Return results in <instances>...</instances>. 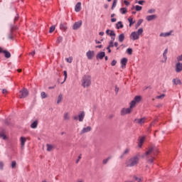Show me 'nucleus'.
<instances>
[{
  "label": "nucleus",
  "mask_w": 182,
  "mask_h": 182,
  "mask_svg": "<svg viewBox=\"0 0 182 182\" xmlns=\"http://www.w3.org/2000/svg\"><path fill=\"white\" fill-rule=\"evenodd\" d=\"M159 149L156 146H149L143 157H146L147 161L153 163L154 161V156H157Z\"/></svg>",
  "instance_id": "obj_1"
},
{
  "label": "nucleus",
  "mask_w": 182,
  "mask_h": 182,
  "mask_svg": "<svg viewBox=\"0 0 182 182\" xmlns=\"http://www.w3.org/2000/svg\"><path fill=\"white\" fill-rule=\"evenodd\" d=\"M81 85L82 87H90L92 85V76L89 75H83L81 80Z\"/></svg>",
  "instance_id": "obj_2"
},
{
  "label": "nucleus",
  "mask_w": 182,
  "mask_h": 182,
  "mask_svg": "<svg viewBox=\"0 0 182 182\" xmlns=\"http://www.w3.org/2000/svg\"><path fill=\"white\" fill-rule=\"evenodd\" d=\"M139 155H136L131 158L129 160L127 161V167H134V166H137V164H139Z\"/></svg>",
  "instance_id": "obj_3"
},
{
  "label": "nucleus",
  "mask_w": 182,
  "mask_h": 182,
  "mask_svg": "<svg viewBox=\"0 0 182 182\" xmlns=\"http://www.w3.org/2000/svg\"><path fill=\"white\" fill-rule=\"evenodd\" d=\"M19 95L18 97L20 99H24L29 95V92H28V90L26 88H23L21 90L19 91Z\"/></svg>",
  "instance_id": "obj_4"
},
{
  "label": "nucleus",
  "mask_w": 182,
  "mask_h": 182,
  "mask_svg": "<svg viewBox=\"0 0 182 182\" xmlns=\"http://www.w3.org/2000/svg\"><path fill=\"white\" fill-rule=\"evenodd\" d=\"M132 105L130 104V106L129 108H122L121 110V116H126V114H129V113H132Z\"/></svg>",
  "instance_id": "obj_5"
},
{
  "label": "nucleus",
  "mask_w": 182,
  "mask_h": 182,
  "mask_svg": "<svg viewBox=\"0 0 182 182\" xmlns=\"http://www.w3.org/2000/svg\"><path fill=\"white\" fill-rule=\"evenodd\" d=\"M141 100V96H136V97L134 98V100H132V101L130 102L131 107H135L136 103H139V102H140Z\"/></svg>",
  "instance_id": "obj_6"
},
{
  "label": "nucleus",
  "mask_w": 182,
  "mask_h": 182,
  "mask_svg": "<svg viewBox=\"0 0 182 182\" xmlns=\"http://www.w3.org/2000/svg\"><path fill=\"white\" fill-rule=\"evenodd\" d=\"M146 117L135 119L134 123H135L136 124H140L141 126L142 124H144V123H146Z\"/></svg>",
  "instance_id": "obj_7"
},
{
  "label": "nucleus",
  "mask_w": 182,
  "mask_h": 182,
  "mask_svg": "<svg viewBox=\"0 0 182 182\" xmlns=\"http://www.w3.org/2000/svg\"><path fill=\"white\" fill-rule=\"evenodd\" d=\"M86 56L89 60H92L93 58H95V51L93 50H88L86 53Z\"/></svg>",
  "instance_id": "obj_8"
},
{
  "label": "nucleus",
  "mask_w": 182,
  "mask_h": 182,
  "mask_svg": "<svg viewBox=\"0 0 182 182\" xmlns=\"http://www.w3.org/2000/svg\"><path fill=\"white\" fill-rule=\"evenodd\" d=\"M130 38L132 41H137V39L140 38V36L138 33H136V31H134L131 33Z\"/></svg>",
  "instance_id": "obj_9"
},
{
  "label": "nucleus",
  "mask_w": 182,
  "mask_h": 182,
  "mask_svg": "<svg viewBox=\"0 0 182 182\" xmlns=\"http://www.w3.org/2000/svg\"><path fill=\"white\" fill-rule=\"evenodd\" d=\"M81 26H82V21H79L74 23L73 26V29H74V31H76L79 29V28H80Z\"/></svg>",
  "instance_id": "obj_10"
},
{
  "label": "nucleus",
  "mask_w": 182,
  "mask_h": 182,
  "mask_svg": "<svg viewBox=\"0 0 182 182\" xmlns=\"http://www.w3.org/2000/svg\"><path fill=\"white\" fill-rule=\"evenodd\" d=\"M92 131V127H84L81 132H80V134H85V133H89V132Z\"/></svg>",
  "instance_id": "obj_11"
},
{
  "label": "nucleus",
  "mask_w": 182,
  "mask_h": 182,
  "mask_svg": "<svg viewBox=\"0 0 182 182\" xmlns=\"http://www.w3.org/2000/svg\"><path fill=\"white\" fill-rule=\"evenodd\" d=\"M146 21L150 22V21H154V19H157V16L156 14L147 16L146 17Z\"/></svg>",
  "instance_id": "obj_12"
},
{
  "label": "nucleus",
  "mask_w": 182,
  "mask_h": 182,
  "mask_svg": "<svg viewBox=\"0 0 182 182\" xmlns=\"http://www.w3.org/2000/svg\"><path fill=\"white\" fill-rule=\"evenodd\" d=\"M182 70V63H177L176 65V72L178 73L181 72Z\"/></svg>",
  "instance_id": "obj_13"
},
{
  "label": "nucleus",
  "mask_w": 182,
  "mask_h": 182,
  "mask_svg": "<svg viewBox=\"0 0 182 182\" xmlns=\"http://www.w3.org/2000/svg\"><path fill=\"white\" fill-rule=\"evenodd\" d=\"M144 140H146V136H141L139 138V141L138 143V147L141 149V147L143 146V143H144Z\"/></svg>",
  "instance_id": "obj_14"
},
{
  "label": "nucleus",
  "mask_w": 182,
  "mask_h": 182,
  "mask_svg": "<svg viewBox=\"0 0 182 182\" xmlns=\"http://www.w3.org/2000/svg\"><path fill=\"white\" fill-rule=\"evenodd\" d=\"M15 30H16V27L12 26L11 28V31L8 36L9 39H11V40L14 39V35H12V32H14V31H15Z\"/></svg>",
  "instance_id": "obj_15"
},
{
  "label": "nucleus",
  "mask_w": 182,
  "mask_h": 182,
  "mask_svg": "<svg viewBox=\"0 0 182 182\" xmlns=\"http://www.w3.org/2000/svg\"><path fill=\"white\" fill-rule=\"evenodd\" d=\"M173 33L172 31L168 32V33H161L159 36L161 38H167V36H170V35H171V33Z\"/></svg>",
  "instance_id": "obj_16"
},
{
  "label": "nucleus",
  "mask_w": 182,
  "mask_h": 182,
  "mask_svg": "<svg viewBox=\"0 0 182 182\" xmlns=\"http://www.w3.org/2000/svg\"><path fill=\"white\" fill-rule=\"evenodd\" d=\"M80 9H82V4L78 2L75 7V12H80Z\"/></svg>",
  "instance_id": "obj_17"
},
{
  "label": "nucleus",
  "mask_w": 182,
  "mask_h": 182,
  "mask_svg": "<svg viewBox=\"0 0 182 182\" xmlns=\"http://www.w3.org/2000/svg\"><path fill=\"white\" fill-rule=\"evenodd\" d=\"M121 64L122 69H124L126 68V65H127V58H124L121 60Z\"/></svg>",
  "instance_id": "obj_18"
},
{
  "label": "nucleus",
  "mask_w": 182,
  "mask_h": 182,
  "mask_svg": "<svg viewBox=\"0 0 182 182\" xmlns=\"http://www.w3.org/2000/svg\"><path fill=\"white\" fill-rule=\"evenodd\" d=\"M20 142L21 147H25V143H26V138H25V136H21L20 138Z\"/></svg>",
  "instance_id": "obj_19"
},
{
  "label": "nucleus",
  "mask_w": 182,
  "mask_h": 182,
  "mask_svg": "<svg viewBox=\"0 0 182 182\" xmlns=\"http://www.w3.org/2000/svg\"><path fill=\"white\" fill-rule=\"evenodd\" d=\"M85 119V112H82L79 115H78V120L79 122H83V119Z\"/></svg>",
  "instance_id": "obj_20"
},
{
  "label": "nucleus",
  "mask_w": 182,
  "mask_h": 182,
  "mask_svg": "<svg viewBox=\"0 0 182 182\" xmlns=\"http://www.w3.org/2000/svg\"><path fill=\"white\" fill-rule=\"evenodd\" d=\"M107 35H109V36H116V33L112 30H107L106 31Z\"/></svg>",
  "instance_id": "obj_21"
},
{
  "label": "nucleus",
  "mask_w": 182,
  "mask_h": 182,
  "mask_svg": "<svg viewBox=\"0 0 182 182\" xmlns=\"http://www.w3.org/2000/svg\"><path fill=\"white\" fill-rule=\"evenodd\" d=\"M46 147H47V151H52V150L55 149V146L53 145L49 144H46Z\"/></svg>",
  "instance_id": "obj_22"
},
{
  "label": "nucleus",
  "mask_w": 182,
  "mask_h": 182,
  "mask_svg": "<svg viewBox=\"0 0 182 182\" xmlns=\"http://www.w3.org/2000/svg\"><path fill=\"white\" fill-rule=\"evenodd\" d=\"M129 151H130V149L127 148L124 151L123 154L121 155L120 159H123V157H124V156H126V154H129Z\"/></svg>",
  "instance_id": "obj_23"
},
{
  "label": "nucleus",
  "mask_w": 182,
  "mask_h": 182,
  "mask_svg": "<svg viewBox=\"0 0 182 182\" xmlns=\"http://www.w3.org/2000/svg\"><path fill=\"white\" fill-rule=\"evenodd\" d=\"M105 52L99 53L97 55V59H103V58H105Z\"/></svg>",
  "instance_id": "obj_24"
},
{
  "label": "nucleus",
  "mask_w": 182,
  "mask_h": 182,
  "mask_svg": "<svg viewBox=\"0 0 182 182\" xmlns=\"http://www.w3.org/2000/svg\"><path fill=\"white\" fill-rule=\"evenodd\" d=\"M173 85H181V80H180L178 78H174L172 80Z\"/></svg>",
  "instance_id": "obj_25"
},
{
  "label": "nucleus",
  "mask_w": 182,
  "mask_h": 182,
  "mask_svg": "<svg viewBox=\"0 0 182 182\" xmlns=\"http://www.w3.org/2000/svg\"><path fill=\"white\" fill-rule=\"evenodd\" d=\"M118 41L119 42L122 43L123 41H124V33H122L118 36Z\"/></svg>",
  "instance_id": "obj_26"
},
{
  "label": "nucleus",
  "mask_w": 182,
  "mask_h": 182,
  "mask_svg": "<svg viewBox=\"0 0 182 182\" xmlns=\"http://www.w3.org/2000/svg\"><path fill=\"white\" fill-rule=\"evenodd\" d=\"M3 53H4V56H5V58H7V59L11 58V53H9L8 50H4L3 51Z\"/></svg>",
  "instance_id": "obj_27"
},
{
  "label": "nucleus",
  "mask_w": 182,
  "mask_h": 182,
  "mask_svg": "<svg viewBox=\"0 0 182 182\" xmlns=\"http://www.w3.org/2000/svg\"><path fill=\"white\" fill-rule=\"evenodd\" d=\"M64 120H70V115L68 112H65L63 116Z\"/></svg>",
  "instance_id": "obj_28"
},
{
  "label": "nucleus",
  "mask_w": 182,
  "mask_h": 182,
  "mask_svg": "<svg viewBox=\"0 0 182 182\" xmlns=\"http://www.w3.org/2000/svg\"><path fill=\"white\" fill-rule=\"evenodd\" d=\"M31 129H36L38 127V121L36 120L34 121L31 124Z\"/></svg>",
  "instance_id": "obj_29"
},
{
  "label": "nucleus",
  "mask_w": 182,
  "mask_h": 182,
  "mask_svg": "<svg viewBox=\"0 0 182 182\" xmlns=\"http://www.w3.org/2000/svg\"><path fill=\"white\" fill-rule=\"evenodd\" d=\"M63 99V95H62V94H60L57 99V105H59V103L62 102Z\"/></svg>",
  "instance_id": "obj_30"
},
{
  "label": "nucleus",
  "mask_w": 182,
  "mask_h": 182,
  "mask_svg": "<svg viewBox=\"0 0 182 182\" xmlns=\"http://www.w3.org/2000/svg\"><path fill=\"white\" fill-rule=\"evenodd\" d=\"M117 29H122L123 28V23H122V21H119L117 25Z\"/></svg>",
  "instance_id": "obj_31"
},
{
  "label": "nucleus",
  "mask_w": 182,
  "mask_h": 182,
  "mask_svg": "<svg viewBox=\"0 0 182 182\" xmlns=\"http://www.w3.org/2000/svg\"><path fill=\"white\" fill-rule=\"evenodd\" d=\"M63 73H64L65 77H64L63 82H61V85H63V83H65V82H66V79H68V72H67L66 70H65V71L63 72Z\"/></svg>",
  "instance_id": "obj_32"
},
{
  "label": "nucleus",
  "mask_w": 182,
  "mask_h": 182,
  "mask_svg": "<svg viewBox=\"0 0 182 182\" xmlns=\"http://www.w3.org/2000/svg\"><path fill=\"white\" fill-rule=\"evenodd\" d=\"M119 12H121L122 14V15H124V14L127 13V9H126V8H121L119 9Z\"/></svg>",
  "instance_id": "obj_33"
},
{
  "label": "nucleus",
  "mask_w": 182,
  "mask_h": 182,
  "mask_svg": "<svg viewBox=\"0 0 182 182\" xmlns=\"http://www.w3.org/2000/svg\"><path fill=\"white\" fill-rule=\"evenodd\" d=\"M168 52V49H165L164 52V54H163V56L165 59V60H167V53Z\"/></svg>",
  "instance_id": "obj_34"
},
{
  "label": "nucleus",
  "mask_w": 182,
  "mask_h": 182,
  "mask_svg": "<svg viewBox=\"0 0 182 182\" xmlns=\"http://www.w3.org/2000/svg\"><path fill=\"white\" fill-rule=\"evenodd\" d=\"M66 62H68V63H72L73 60V57H69L65 58Z\"/></svg>",
  "instance_id": "obj_35"
},
{
  "label": "nucleus",
  "mask_w": 182,
  "mask_h": 182,
  "mask_svg": "<svg viewBox=\"0 0 182 182\" xmlns=\"http://www.w3.org/2000/svg\"><path fill=\"white\" fill-rule=\"evenodd\" d=\"M41 95L42 99H46V97H48V95H46V92H42Z\"/></svg>",
  "instance_id": "obj_36"
},
{
  "label": "nucleus",
  "mask_w": 182,
  "mask_h": 182,
  "mask_svg": "<svg viewBox=\"0 0 182 182\" xmlns=\"http://www.w3.org/2000/svg\"><path fill=\"white\" fill-rule=\"evenodd\" d=\"M110 160V157H108L105 159H103L102 161V164H107V163H109V161Z\"/></svg>",
  "instance_id": "obj_37"
},
{
  "label": "nucleus",
  "mask_w": 182,
  "mask_h": 182,
  "mask_svg": "<svg viewBox=\"0 0 182 182\" xmlns=\"http://www.w3.org/2000/svg\"><path fill=\"white\" fill-rule=\"evenodd\" d=\"M55 29H56V27H55V26H52L50 28L49 33H52L53 32L55 31Z\"/></svg>",
  "instance_id": "obj_38"
},
{
  "label": "nucleus",
  "mask_w": 182,
  "mask_h": 182,
  "mask_svg": "<svg viewBox=\"0 0 182 182\" xmlns=\"http://www.w3.org/2000/svg\"><path fill=\"white\" fill-rule=\"evenodd\" d=\"M113 46H114V42H113V41H109V46H108V47L107 48V49H109V48H113Z\"/></svg>",
  "instance_id": "obj_39"
},
{
  "label": "nucleus",
  "mask_w": 182,
  "mask_h": 182,
  "mask_svg": "<svg viewBox=\"0 0 182 182\" xmlns=\"http://www.w3.org/2000/svg\"><path fill=\"white\" fill-rule=\"evenodd\" d=\"M117 5V0H114L112 6V9H114V8H116Z\"/></svg>",
  "instance_id": "obj_40"
},
{
  "label": "nucleus",
  "mask_w": 182,
  "mask_h": 182,
  "mask_svg": "<svg viewBox=\"0 0 182 182\" xmlns=\"http://www.w3.org/2000/svg\"><path fill=\"white\" fill-rule=\"evenodd\" d=\"M128 21L129 22V26H132L133 23H134V21H133V18H129Z\"/></svg>",
  "instance_id": "obj_41"
},
{
  "label": "nucleus",
  "mask_w": 182,
  "mask_h": 182,
  "mask_svg": "<svg viewBox=\"0 0 182 182\" xmlns=\"http://www.w3.org/2000/svg\"><path fill=\"white\" fill-rule=\"evenodd\" d=\"M164 97H166V95L162 94L161 95H158L156 97V99H164Z\"/></svg>",
  "instance_id": "obj_42"
},
{
  "label": "nucleus",
  "mask_w": 182,
  "mask_h": 182,
  "mask_svg": "<svg viewBox=\"0 0 182 182\" xmlns=\"http://www.w3.org/2000/svg\"><path fill=\"white\" fill-rule=\"evenodd\" d=\"M60 28L62 29L63 31H66L68 28L65 24H60Z\"/></svg>",
  "instance_id": "obj_43"
},
{
  "label": "nucleus",
  "mask_w": 182,
  "mask_h": 182,
  "mask_svg": "<svg viewBox=\"0 0 182 182\" xmlns=\"http://www.w3.org/2000/svg\"><path fill=\"white\" fill-rule=\"evenodd\" d=\"M141 23H143V19H139L136 23V28H139Z\"/></svg>",
  "instance_id": "obj_44"
},
{
  "label": "nucleus",
  "mask_w": 182,
  "mask_h": 182,
  "mask_svg": "<svg viewBox=\"0 0 182 182\" xmlns=\"http://www.w3.org/2000/svg\"><path fill=\"white\" fill-rule=\"evenodd\" d=\"M136 33L140 36V35H141V33H143V28H139Z\"/></svg>",
  "instance_id": "obj_45"
},
{
  "label": "nucleus",
  "mask_w": 182,
  "mask_h": 182,
  "mask_svg": "<svg viewBox=\"0 0 182 182\" xmlns=\"http://www.w3.org/2000/svg\"><path fill=\"white\" fill-rule=\"evenodd\" d=\"M127 53L128 55H132V53H133V49H132V48H128V49L127 50Z\"/></svg>",
  "instance_id": "obj_46"
},
{
  "label": "nucleus",
  "mask_w": 182,
  "mask_h": 182,
  "mask_svg": "<svg viewBox=\"0 0 182 182\" xmlns=\"http://www.w3.org/2000/svg\"><path fill=\"white\" fill-rule=\"evenodd\" d=\"M11 167H12V168H15V167H16V161H13L11 162Z\"/></svg>",
  "instance_id": "obj_47"
},
{
  "label": "nucleus",
  "mask_w": 182,
  "mask_h": 182,
  "mask_svg": "<svg viewBox=\"0 0 182 182\" xmlns=\"http://www.w3.org/2000/svg\"><path fill=\"white\" fill-rule=\"evenodd\" d=\"M135 9L136 11H141V9H143V7H141V6H135Z\"/></svg>",
  "instance_id": "obj_48"
},
{
  "label": "nucleus",
  "mask_w": 182,
  "mask_h": 182,
  "mask_svg": "<svg viewBox=\"0 0 182 182\" xmlns=\"http://www.w3.org/2000/svg\"><path fill=\"white\" fill-rule=\"evenodd\" d=\"M62 41H63V38L62 37H58L57 39V43H60V42H62Z\"/></svg>",
  "instance_id": "obj_49"
},
{
  "label": "nucleus",
  "mask_w": 182,
  "mask_h": 182,
  "mask_svg": "<svg viewBox=\"0 0 182 182\" xmlns=\"http://www.w3.org/2000/svg\"><path fill=\"white\" fill-rule=\"evenodd\" d=\"M2 138L3 140H5V139H6V136H5V134L2 132L0 133V138Z\"/></svg>",
  "instance_id": "obj_50"
},
{
  "label": "nucleus",
  "mask_w": 182,
  "mask_h": 182,
  "mask_svg": "<svg viewBox=\"0 0 182 182\" xmlns=\"http://www.w3.org/2000/svg\"><path fill=\"white\" fill-rule=\"evenodd\" d=\"M154 12H156L154 9H151L148 11V14H154Z\"/></svg>",
  "instance_id": "obj_51"
},
{
  "label": "nucleus",
  "mask_w": 182,
  "mask_h": 182,
  "mask_svg": "<svg viewBox=\"0 0 182 182\" xmlns=\"http://www.w3.org/2000/svg\"><path fill=\"white\" fill-rule=\"evenodd\" d=\"M116 63H117V61L116 60H113L111 63L112 66H116Z\"/></svg>",
  "instance_id": "obj_52"
},
{
  "label": "nucleus",
  "mask_w": 182,
  "mask_h": 182,
  "mask_svg": "<svg viewBox=\"0 0 182 182\" xmlns=\"http://www.w3.org/2000/svg\"><path fill=\"white\" fill-rule=\"evenodd\" d=\"M0 170H4V162H0Z\"/></svg>",
  "instance_id": "obj_53"
},
{
  "label": "nucleus",
  "mask_w": 182,
  "mask_h": 182,
  "mask_svg": "<svg viewBox=\"0 0 182 182\" xmlns=\"http://www.w3.org/2000/svg\"><path fill=\"white\" fill-rule=\"evenodd\" d=\"M124 4H125V5H127V6H129V5H130V2L127 1V0H124Z\"/></svg>",
  "instance_id": "obj_54"
},
{
  "label": "nucleus",
  "mask_w": 182,
  "mask_h": 182,
  "mask_svg": "<svg viewBox=\"0 0 182 182\" xmlns=\"http://www.w3.org/2000/svg\"><path fill=\"white\" fill-rule=\"evenodd\" d=\"M2 93H3V95H6V93H8V90H6V89H3Z\"/></svg>",
  "instance_id": "obj_55"
},
{
  "label": "nucleus",
  "mask_w": 182,
  "mask_h": 182,
  "mask_svg": "<svg viewBox=\"0 0 182 182\" xmlns=\"http://www.w3.org/2000/svg\"><path fill=\"white\" fill-rule=\"evenodd\" d=\"M19 19V15H16V16L14 18V22H16Z\"/></svg>",
  "instance_id": "obj_56"
},
{
  "label": "nucleus",
  "mask_w": 182,
  "mask_h": 182,
  "mask_svg": "<svg viewBox=\"0 0 182 182\" xmlns=\"http://www.w3.org/2000/svg\"><path fill=\"white\" fill-rule=\"evenodd\" d=\"M80 159H82V156H78V159H77V160L75 161L76 164H77V163H79Z\"/></svg>",
  "instance_id": "obj_57"
},
{
  "label": "nucleus",
  "mask_w": 182,
  "mask_h": 182,
  "mask_svg": "<svg viewBox=\"0 0 182 182\" xmlns=\"http://www.w3.org/2000/svg\"><path fill=\"white\" fill-rule=\"evenodd\" d=\"M177 60H178V61H181L182 60V55L178 56V57H177Z\"/></svg>",
  "instance_id": "obj_58"
},
{
  "label": "nucleus",
  "mask_w": 182,
  "mask_h": 182,
  "mask_svg": "<svg viewBox=\"0 0 182 182\" xmlns=\"http://www.w3.org/2000/svg\"><path fill=\"white\" fill-rule=\"evenodd\" d=\"M135 180L138 182H140L141 181V178H137V177H135Z\"/></svg>",
  "instance_id": "obj_59"
},
{
  "label": "nucleus",
  "mask_w": 182,
  "mask_h": 182,
  "mask_svg": "<svg viewBox=\"0 0 182 182\" xmlns=\"http://www.w3.org/2000/svg\"><path fill=\"white\" fill-rule=\"evenodd\" d=\"M138 4H139V5H143V4H144V1H143V0L139 1H138Z\"/></svg>",
  "instance_id": "obj_60"
},
{
  "label": "nucleus",
  "mask_w": 182,
  "mask_h": 182,
  "mask_svg": "<svg viewBox=\"0 0 182 182\" xmlns=\"http://www.w3.org/2000/svg\"><path fill=\"white\" fill-rule=\"evenodd\" d=\"M114 46H115V48H117L119 46V43L118 42H115Z\"/></svg>",
  "instance_id": "obj_61"
},
{
  "label": "nucleus",
  "mask_w": 182,
  "mask_h": 182,
  "mask_svg": "<svg viewBox=\"0 0 182 182\" xmlns=\"http://www.w3.org/2000/svg\"><path fill=\"white\" fill-rule=\"evenodd\" d=\"M117 21V19L113 18L111 19V22H116Z\"/></svg>",
  "instance_id": "obj_62"
},
{
  "label": "nucleus",
  "mask_w": 182,
  "mask_h": 182,
  "mask_svg": "<svg viewBox=\"0 0 182 182\" xmlns=\"http://www.w3.org/2000/svg\"><path fill=\"white\" fill-rule=\"evenodd\" d=\"M99 35H100V36H103V35H105V32H100V33H99Z\"/></svg>",
  "instance_id": "obj_63"
},
{
  "label": "nucleus",
  "mask_w": 182,
  "mask_h": 182,
  "mask_svg": "<svg viewBox=\"0 0 182 182\" xmlns=\"http://www.w3.org/2000/svg\"><path fill=\"white\" fill-rule=\"evenodd\" d=\"M77 182H85V181H84V180H82V179H80V180H78Z\"/></svg>",
  "instance_id": "obj_64"
}]
</instances>
